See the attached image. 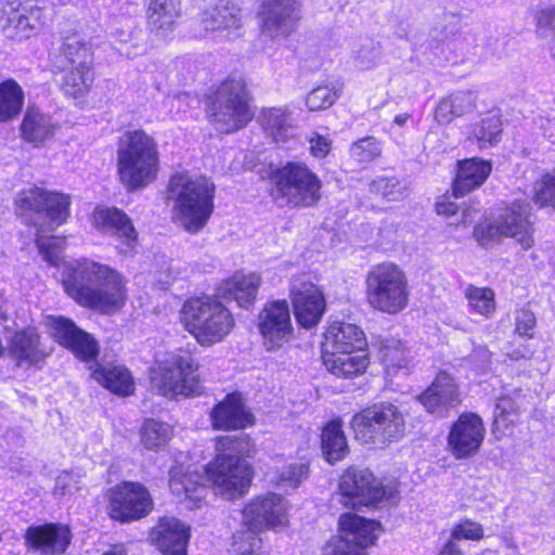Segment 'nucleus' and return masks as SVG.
<instances>
[{
  "mask_svg": "<svg viewBox=\"0 0 555 555\" xmlns=\"http://www.w3.org/2000/svg\"><path fill=\"white\" fill-rule=\"evenodd\" d=\"M65 292L78 305L103 314L120 311L127 302V279L107 264L80 260L63 278Z\"/></svg>",
  "mask_w": 555,
  "mask_h": 555,
  "instance_id": "obj_1",
  "label": "nucleus"
},
{
  "mask_svg": "<svg viewBox=\"0 0 555 555\" xmlns=\"http://www.w3.org/2000/svg\"><path fill=\"white\" fill-rule=\"evenodd\" d=\"M167 192L172 220L189 233L199 232L214 211L215 184L210 179L178 172L170 178Z\"/></svg>",
  "mask_w": 555,
  "mask_h": 555,
  "instance_id": "obj_2",
  "label": "nucleus"
},
{
  "mask_svg": "<svg viewBox=\"0 0 555 555\" xmlns=\"http://www.w3.org/2000/svg\"><path fill=\"white\" fill-rule=\"evenodd\" d=\"M117 175L129 191L152 183L159 170V152L155 139L143 130L122 133L116 152Z\"/></svg>",
  "mask_w": 555,
  "mask_h": 555,
  "instance_id": "obj_3",
  "label": "nucleus"
},
{
  "mask_svg": "<svg viewBox=\"0 0 555 555\" xmlns=\"http://www.w3.org/2000/svg\"><path fill=\"white\" fill-rule=\"evenodd\" d=\"M248 439L224 436L217 440V455L206 468V478L215 493L228 500L244 494L249 486L250 467L242 457L248 452Z\"/></svg>",
  "mask_w": 555,
  "mask_h": 555,
  "instance_id": "obj_4",
  "label": "nucleus"
},
{
  "mask_svg": "<svg viewBox=\"0 0 555 555\" xmlns=\"http://www.w3.org/2000/svg\"><path fill=\"white\" fill-rule=\"evenodd\" d=\"M181 320L185 330L205 347L222 341L235 326L232 312L214 297L188 300L182 307Z\"/></svg>",
  "mask_w": 555,
  "mask_h": 555,
  "instance_id": "obj_5",
  "label": "nucleus"
},
{
  "mask_svg": "<svg viewBox=\"0 0 555 555\" xmlns=\"http://www.w3.org/2000/svg\"><path fill=\"white\" fill-rule=\"evenodd\" d=\"M199 365L188 353H169L157 361L150 372L153 389L168 399L192 397L202 392Z\"/></svg>",
  "mask_w": 555,
  "mask_h": 555,
  "instance_id": "obj_6",
  "label": "nucleus"
},
{
  "mask_svg": "<svg viewBox=\"0 0 555 555\" xmlns=\"http://www.w3.org/2000/svg\"><path fill=\"white\" fill-rule=\"evenodd\" d=\"M322 181L305 163L288 162L273 175L272 197L284 207H311L321 198Z\"/></svg>",
  "mask_w": 555,
  "mask_h": 555,
  "instance_id": "obj_7",
  "label": "nucleus"
},
{
  "mask_svg": "<svg viewBox=\"0 0 555 555\" xmlns=\"http://www.w3.org/2000/svg\"><path fill=\"white\" fill-rule=\"evenodd\" d=\"M350 426L361 443L384 447L403 437L405 418L397 405L380 402L353 415Z\"/></svg>",
  "mask_w": 555,
  "mask_h": 555,
  "instance_id": "obj_8",
  "label": "nucleus"
},
{
  "mask_svg": "<svg viewBox=\"0 0 555 555\" xmlns=\"http://www.w3.org/2000/svg\"><path fill=\"white\" fill-rule=\"evenodd\" d=\"M369 305L383 313L403 311L410 299L409 282L404 271L392 262L373 267L366 275Z\"/></svg>",
  "mask_w": 555,
  "mask_h": 555,
  "instance_id": "obj_9",
  "label": "nucleus"
},
{
  "mask_svg": "<svg viewBox=\"0 0 555 555\" xmlns=\"http://www.w3.org/2000/svg\"><path fill=\"white\" fill-rule=\"evenodd\" d=\"M207 117L223 133L237 131L251 120L246 86L241 78L230 77L220 83L207 108Z\"/></svg>",
  "mask_w": 555,
  "mask_h": 555,
  "instance_id": "obj_10",
  "label": "nucleus"
},
{
  "mask_svg": "<svg viewBox=\"0 0 555 555\" xmlns=\"http://www.w3.org/2000/svg\"><path fill=\"white\" fill-rule=\"evenodd\" d=\"M474 236L486 247L503 237H511L524 250L530 249L534 238L529 205L524 202L513 203L498 218L478 223L474 229Z\"/></svg>",
  "mask_w": 555,
  "mask_h": 555,
  "instance_id": "obj_11",
  "label": "nucleus"
},
{
  "mask_svg": "<svg viewBox=\"0 0 555 555\" xmlns=\"http://www.w3.org/2000/svg\"><path fill=\"white\" fill-rule=\"evenodd\" d=\"M395 486H384L369 469L350 467L340 477V503L349 507L377 506L396 499Z\"/></svg>",
  "mask_w": 555,
  "mask_h": 555,
  "instance_id": "obj_12",
  "label": "nucleus"
},
{
  "mask_svg": "<svg viewBox=\"0 0 555 555\" xmlns=\"http://www.w3.org/2000/svg\"><path fill=\"white\" fill-rule=\"evenodd\" d=\"M70 196L56 191H48L37 185L22 190L15 199L20 214L35 212L47 221L53 230L66 222L70 214Z\"/></svg>",
  "mask_w": 555,
  "mask_h": 555,
  "instance_id": "obj_13",
  "label": "nucleus"
},
{
  "mask_svg": "<svg viewBox=\"0 0 555 555\" xmlns=\"http://www.w3.org/2000/svg\"><path fill=\"white\" fill-rule=\"evenodd\" d=\"M300 18L297 0H262L257 11L260 35L271 41L288 38L297 30Z\"/></svg>",
  "mask_w": 555,
  "mask_h": 555,
  "instance_id": "obj_14",
  "label": "nucleus"
},
{
  "mask_svg": "<svg viewBox=\"0 0 555 555\" xmlns=\"http://www.w3.org/2000/svg\"><path fill=\"white\" fill-rule=\"evenodd\" d=\"M50 16L47 8L5 0L0 8V28L7 36L22 40L42 29Z\"/></svg>",
  "mask_w": 555,
  "mask_h": 555,
  "instance_id": "obj_15",
  "label": "nucleus"
},
{
  "mask_svg": "<svg viewBox=\"0 0 555 555\" xmlns=\"http://www.w3.org/2000/svg\"><path fill=\"white\" fill-rule=\"evenodd\" d=\"M153 507L152 498L145 487L125 481L108 491V514L121 522L145 517Z\"/></svg>",
  "mask_w": 555,
  "mask_h": 555,
  "instance_id": "obj_16",
  "label": "nucleus"
},
{
  "mask_svg": "<svg viewBox=\"0 0 555 555\" xmlns=\"http://www.w3.org/2000/svg\"><path fill=\"white\" fill-rule=\"evenodd\" d=\"M287 522V502L276 493L257 498L242 512V525L253 531L283 528Z\"/></svg>",
  "mask_w": 555,
  "mask_h": 555,
  "instance_id": "obj_17",
  "label": "nucleus"
},
{
  "mask_svg": "<svg viewBox=\"0 0 555 555\" xmlns=\"http://www.w3.org/2000/svg\"><path fill=\"white\" fill-rule=\"evenodd\" d=\"M46 326L50 335L85 362L94 361L99 356L98 341L87 332L64 317H48Z\"/></svg>",
  "mask_w": 555,
  "mask_h": 555,
  "instance_id": "obj_18",
  "label": "nucleus"
},
{
  "mask_svg": "<svg viewBox=\"0 0 555 555\" xmlns=\"http://www.w3.org/2000/svg\"><path fill=\"white\" fill-rule=\"evenodd\" d=\"M258 328L268 351L280 349L293 334L289 307L286 300L268 302L258 318Z\"/></svg>",
  "mask_w": 555,
  "mask_h": 555,
  "instance_id": "obj_19",
  "label": "nucleus"
},
{
  "mask_svg": "<svg viewBox=\"0 0 555 555\" xmlns=\"http://www.w3.org/2000/svg\"><path fill=\"white\" fill-rule=\"evenodd\" d=\"M485 426L479 415L463 413L451 426L448 449L457 460L474 456L483 441Z\"/></svg>",
  "mask_w": 555,
  "mask_h": 555,
  "instance_id": "obj_20",
  "label": "nucleus"
},
{
  "mask_svg": "<svg viewBox=\"0 0 555 555\" xmlns=\"http://www.w3.org/2000/svg\"><path fill=\"white\" fill-rule=\"evenodd\" d=\"M190 527L176 517H160L150 531V541L163 555H188Z\"/></svg>",
  "mask_w": 555,
  "mask_h": 555,
  "instance_id": "obj_21",
  "label": "nucleus"
},
{
  "mask_svg": "<svg viewBox=\"0 0 555 555\" xmlns=\"http://www.w3.org/2000/svg\"><path fill=\"white\" fill-rule=\"evenodd\" d=\"M291 293L297 322L306 328L315 326L325 310L321 291L311 282L296 280Z\"/></svg>",
  "mask_w": 555,
  "mask_h": 555,
  "instance_id": "obj_22",
  "label": "nucleus"
},
{
  "mask_svg": "<svg viewBox=\"0 0 555 555\" xmlns=\"http://www.w3.org/2000/svg\"><path fill=\"white\" fill-rule=\"evenodd\" d=\"M210 418L215 428L223 430L243 429L255 422L254 415L238 392L228 395L216 404L210 412Z\"/></svg>",
  "mask_w": 555,
  "mask_h": 555,
  "instance_id": "obj_23",
  "label": "nucleus"
},
{
  "mask_svg": "<svg viewBox=\"0 0 555 555\" xmlns=\"http://www.w3.org/2000/svg\"><path fill=\"white\" fill-rule=\"evenodd\" d=\"M363 331L352 323L333 322L324 333L322 356L341 354L347 351L365 349Z\"/></svg>",
  "mask_w": 555,
  "mask_h": 555,
  "instance_id": "obj_24",
  "label": "nucleus"
},
{
  "mask_svg": "<svg viewBox=\"0 0 555 555\" xmlns=\"http://www.w3.org/2000/svg\"><path fill=\"white\" fill-rule=\"evenodd\" d=\"M202 480L203 476L197 472H189L183 466H177L170 470L169 489L186 508L195 509L199 507L207 492Z\"/></svg>",
  "mask_w": 555,
  "mask_h": 555,
  "instance_id": "obj_25",
  "label": "nucleus"
},
{
  "mask_svg": "<svg viewBox=\"0 0 555 555\" xmlns=\"http://www.w3.org/2000/svg\"><path fill=\"white\" fill-rule=\"evenodd\" d=\"M339 530L345 541L354 548L363 551L376 542L383 532V527L377 520L345 513L339 517Z\"/></svg>",
  "mask_w": 555,
  "mask_h": 555,
  "instance_id": "obj_26",
  "label": "nucleus"
},
{
  "mask_svg": "<svg viewBox=\"0 0 555 555\" xmlns=\"http://www.w3.org/2000/svg\"><path fill=\"white\" fill-rule=\"evenodd\" d=\"M26 539L40 555H61L69 545L72 534L68 527L51 524L29 528Z\"/></svg>",
  "mask_w": 555,
  "mask_h": 555,
  "instance_id": "obj_27",
  "label": "nucleus"
},
{
  "mask_svg": "<svg viewBox=\"0 0 555 555\" xmlns=\"http://www.w3.org/2000/svg\"><path fill=\"white\" fill-rule=\"evenodd\" d=\"M260 283V275L255 272H236L221 283L218 296L228 301H235L241 308L248 309L256 300Z\"/></svg>",
  "mask_w": 555,
  "mask_h": 555,
  "instance_id": "obj_28",
  "label": "nucleus"
},
{
  "mask_svg": "<svg viewBox=\"0 0 555 555\" xmlns=\"http://www.w3.org/2000/svg\"><path fill=\"white\" fill-rule=\"evenodd\" d=\"M93 224L104 231L118 236L125 245L132 249L138 234L130 218L115 207H98L93 211Z\"/></svg>",
  "mask_w": 555,
  "mask_h": 555,
  "instance_id": "obj_29",
  "label": "nucleus"
},
{
  "mask_svg": "<svg viewBox=\"0 0 555 555\" xmlns=\"http://www.w3.org/2000/svg\"><path fill=\"white\" fill-rule=\"evenodd\" d=\"M428 412H437L460 402V389L456 380L449 373L441 371L431 385L418 397Z\"/></svg>",
  "mask_w": 555,
  "mask_h": 555,
  "instance_id": "obj_30",
  "label": "nucleus"
},
{
  "mask_svg": "<svg viewBox=\"0 0 555 555\" xmlns=\"http://www.w3.org/2000/svg\"><path fill=\"white\" fill-rule=\"evenodd\" d=\"M492 170L491 163L469 158L459 163V169L453 182V195L463 197L469 192L481 186Z\"/></svg>",
  "mask_w": 555,
  "mask_h": 555,
  "instance_id": "obj_31",
  "label": "nucleus"
},
{
  "mask_svg": "<svg viewBox=\"0 0 555 555\" xmlns=\"http://www.w3.org/2000/svg\"><path fill=\"white\" fill-rule=\"evenodd\" d=\"M180 0H150L147 25L155 35L165 37L171 34L181 17Z\"/></svg>",
  "mask_w": 555,
  "mask_h": 555,
  "instance_id": "obj_32",
  "label": "nucleus"
},
{
  "mask_svg": "<svg viewBox=\"0 0 555 555\" xmlns=\"http://www.w3.org/2000/svg\"><path fill=\"white\" fill-rule=\"evenodd\" d=\"M524 401L521 389L515 388L509 393L498 398L493 412V430L501 436L512 433L519 417V410Z\"/></svg>",
  "mask_w": 555,
  "mask_h": 555,
  "instance_id": "obj_33",
  "label": "nucleus"
},
{
  "mask_svg": "<svg viewBox=\"0 0 555 555\" xmlns=\"http://www.w3.org/2000/svg\"><path fill=\"white\" fill-rule=\"evenodd\" d=\"M324 365L334 375L344 378H352L362 375L370 359L366 349L347 351L341 354L322 356Z\"/></svg>",
  "mask_w": 555,
  "mask_h": 555,
  "instance_id": "obj_34",
  "label": "nucleus"
},
{
  "mask_svg": "<svg viewBox=\"0 0 555 555\" xmlns=\"http://www.w3.org/2000/svg\"><path fill=\"white\" fill-rule=\"evenodd\" d=\"M9 353L20 366L35 364L46 356L39 347V335L35 328L15 333L9 341Z\"/></svg>",
  "mask_w": 555,
  "mask_h": 555,
  "instance_id": "obj_35",
  "label": "nucleus"
},
{
  "mask_svg": "<svg viewBox=\"0 0 555 555\" xmlns=\"http://www.w3.org/2000/svg\"><path fill=\"white\" fill-rule=\"evenodd\" d=\"M476 107V94L469 90H460L441 99L435 108V119L442 125L472 113Z\"/></svg>",
  "mask_w": 555,
  "mask_h": 555,
  "instance_id": "obj_36",
  "label": "nucleus"
},
{
  "mask_svg": "<svg viewBox=\"0 0 555 555\" xmlns=\"http://www.w3.org/2000/svg\"><path fill=\"white\" fill-rule=\"evenodd\" d=\"M309 476V465L302 460L276 461L268 473L271 483L288 491L297 489Z\"/></svg>",
  "mask_w": 555,
  "mask_h": 555,
  "instance_id": "obj_37",
  "label": "nucleus"
},
{
  "mask_svg": "<svg viewBox=\"0 0 555 555\" xmlns=\"http://www.w3.org/2000/svg\"><path fill=\"white\" fill-rule=\"evenodd\" d=\"M201 22L207 31H227L231 35L242 26V12L235 5L216 7L204 12Z\"/></svg>",
  "mask_w": 555,
  "mask_h": 555,
  "instance_id": "obj_38",
  "label": "nucleus"
},
{
  "mask_svg": "<svg viewBox=\"0 0 555 555\" xmlns=\"http://www.w3.org/2000/svg\"><path fill=\"white\" fill-rule=\"evenodd\" d=\"M321 449L325 460L331 464L341 461L347 455L349 448L341 420H333L324 426L321 435Z\"/></svg>",
  "mask_w": 555,
  "mask_h": 555,
  "instance_id": "obj_39",
  "label": "nucleus"
},
{
  "mask_svg": "<svg viewBox=\"0 0 555 555\" xmlns=\"http://www.w3.org/2000/svg\"><path fill=\"white\" fill-rule=\"evenodd\" d=\"M92 377L103 387L120 396H128L134 389L130 372L120 365H98L92 372Z\"/></svg>",
  "mask_w": 555,
  "mask_h": 555,
  "instance_id": "obj_40",
  "label": "nucleus"
},
{
  "mask_svg": "<svg viewBox=\"0 0 555 555\" xmlns=\"http://www.w3.org/2000/svg\"><path fill=\"white\" fill-rule=\"evenodd\" d=\"M378 359L387 375H396L410 365L409 351L404 344L396 338H387L379 345Z\"/></svg>",
  "mask_w": 555,
  "mask_h": 555,
  "instance_id": "obj_41",
  "label": "nucleus"
},
{
  "mask_svg": "<svg viewBox=\"0 0 555 555\" xmlns=\"http://www.w3.org/2000/svg\"><path fill=\"white\" fill-rule=\"evenodd\" d=\"M54 132V125L48 115L29 108L22 124V133L25 140L38 144L49 139Z\"/></svg>",
  "mask_w": 555,
  "mask_h": 555,
  "instance_id": "obj_42",
  "label": "nucleus"
},
{
  "mask_svg": "<svg viewBox=\"0 0 555 555\" xmlns=\"http://www.w3.org/2000/svg\"><path fill=\"white\" fill-rule=\"evenodd\" d=\"M24 92L13 79L0 83V121H9L16 117L23 107Z\"/></svg>",
  "mask_w": 555,
  "mask_h": 555,
  "instance_id": "obj_43",
  "label": "nucleus"
},
{
  "mask_svg": "<svg viewBox=\"0 0 555 555\" xmlns=\"http://www.w3.org/2000/svg\"><path fill=\"white\" fill-rule=\"evenodd\" d=\"M91 49L76 37L67 38L61 54L62 68H92Z\"/></svg>",
  "mask_w": 555,
  "mask_h": 555,
  "instance_id": "obj_44",
  "label": "nucleus"
},
{
  "mask_svg": "<svg viewBox=\"0 0 555 555\" xmlns=\"http://www.w3.org/2000/svg\"><path fill=\"white\" fill-rule=\"evenodd\" d=\"M171 436V426L156 420H146L140 430L142 446L151 451H159L165 448Z\"/></svg>",
  "mask_w": 555,
  "mask_h": 555,
  "instance_id": "obj_45",
  "label": "nucleus"
},
{
  "mask_svg": "<svg viewBox=\"0 0 555 555\" xmlns=\"http://www.w3.org/2000/svg\"><path fill=\"white\" fill-rule=\"evenodd\" d=\"M464 297L472 312L491 318L496 309L495 294L490 287H478L469 284L464 289Z\"/></svg>",
  "mask_w": 555,
  "mask_h": 555,
  "instance_id": "obj_46",
  "label": "nucleus"
},
{
  "mask_svg": "<svg viewBox=\"0 0 555 555\" xmlns=\"http://www.w3.org/2000/svg\"><path fill=\"white\" fill-rule=\"evenodd\" d=\"M62 69L65 70L62 89L66 95L77 99L83 96L90 90L93 82L92 68Z\"/></svg>",
  "mask_w": 555,
  "mask_h": 555,
  "instance_id": "obj_47",
  "label": "nucleus"
},
{
  "mask_svg": "<svg viewBox=\"0 0 555 555\" xmlns=\"http://www.w3.org/2000/svg\"><path fill=\"white\" fill-rule=\"evenodd\" d=\"M264 130L273 137L276 142H283L287 138V130L291 128L288 112L286 108H268L260 117Z\"/></svg>",
  "mask_w": 555,
  "mask_h": 555,
  "instance_id": "obj_48",
  "label": "nucleus"
},
{
  "mask_svg": "<svg viewBox=\"0 0 555 555\" xmlns=\"http://www.w3.org/2000/svg\"><path fill=\"white\" fill-rule=\"evenodd\" d=\"M502 132L501 119L495 116H488L475 126L473 135L480 149H487L499 142Z\"/></svg>",
  "mask_w": 555,
  "mask_h": 555,
  "instance_id": "obj_49",
  "label": "nucleus"
},
{
  "mask_svg": "<svg viewBox=\"0 0 555 555\" xmlns=\"http://www.w3.org/2000/svg\"><path fill=\"white\" fill-rule=\"evenodd\" d=\"M371 192L380 195L388 202H398L405 196V188L395 178L379 177L372 181Z\"/></svg>",
  "mask_w": 555,
  "mask_h": 555,
  "instance_id": "obj_50",
  "label": "nucleus"
},
{
  "mask_svg": "<svg viewBox=\"0 0 555 555\" xmlns=\"http://www.w3.org/2000/svg\"><path fill=\"white\" fill-rule=\"evenodd\" d=\"M532 199L542 207L555 208V169L534 182Z\"/></svg>",
  "mask_w": 555,
  "mask_h": 555,
  "instance_id": "obj_51",
  "label": "nucleus"
},
{
  "mask_svg": "<svg viewBox=\"0 0 555 555\" xmlns=\"http://www.w3.org/2000/svg\"><path fill=\"white\" fill-rule=\"evenodd\" d=\"M256 532L248 529L234 534L233 552L235 555H267L260 552L262 543Z\"/></svg>",
  "mask_w": 555,
  "mask_h": 555,
  "instance_id": "obj_52",
  "label": "nucleus"
},
{
  "mask_svg": "<svg viewBox=\"0 0 555 555\" xmlns=\"http://www.w3.org/2000/svg\"><path fill=\"white\" fill-rule=\"evenodd\" d=\"M379 141L374 137H365L350 146V156L359 163H369L380 155Z\"/></svg>",
  "mask_w": 555,
  "mask_h": 555,
  "instance_id": "obj_53",
  "label": "nucleus"
},
{
  "mask_svg": "<svg viewBox=\"0 0 555 555\" xmlns=\"http://www.w3.org/2000/svg\"><path fill=\"white\" fill-rule=\"evenodd\" d=\"M36 244L43 259L51 266H57L65 245V238L61 236L38 235Z\"/></svg>",
  "mask_w": 555,
  "mask_h": 555,
  "instance_id": "obj_54",
  "label": "nucleus"
},
{
  "mask_svg": "<svg viewBox=\"0 0 555 555\" xmlns=\"http://www.w3.org/2000/svg\"><path fill=\"white\" fill-rule=\"evenodd\" d=\"M337 95L328 86L314 88L307 95L306 104L310 111L326 109L334 104Z\"/></svg>",
  "mask_w": 555,
  "mask_h": 555,
  "instance_id": "obj_55",
  "label": "nucleus"
},
{
  "mask_svg": "<svg viewBox=\"0 0 555 555\" xmlns=\"http://www.w3.org/2000/svg\"><path fill=\"white\" fill-rule=\"evenodd\" d=\"M451 534L457 541L463 539L479 541L483 538V528L476 521L464 519L452 528Z\"/></svg>",
  "mask_w": 555,
  "mask_h": 555,
  "instance_id": "obj_56",
  "label": "nucleus"
},
{
  "mask_svg": "<svg viewBox=\"0 0 555 555\" xmlns=\"http://www.w3.org/2000/svg\"><path fill=\"white\" fill-rule=\"evenodd\" d=\"M538 33L555 42V8H544L535 14Z\"/></svg>",
  "mask_w": 555,
  "mask_h": 555,
  "instance_id": "obj_57",
  "label": "nucleus"
},
{
  "mask_svg": "<svg viewBox=\"0 0 555 555\" xmlns=\"http://www.w3.org/2000/svg\"><path fill=\"white\" fill-rule=\"evenodd\" d=\"M78 490H80L79 474L64 470L57 475L54 487V493L56 495L74 494Z\"/></svg>",
  "mask_w": 555,
  "mask_h": 555,
  "instance_id": "obj_58",
  "label": "nucleus"
},
{
  "mask_svg": "<svg viewBox=\"0 0 555 555\" xmlns=\"http://www.w3.org/2000/svg\"><path fill=\"white\" fill-rule=\"evenodd\" d=\"M323 555H367L364 551L354 548L340 535L339 539H332L322 548Z\"/></svg>",
  "mask_w": 555,
  "mask_h": 555,
  "instance_id": "obj_59",
  "label": "nucleus"
},
{
  "mask_svg": "<svg viewBox=\"0 0 555 555\" xmlns=\"http://www.w3.org/2000/svg\"><path fill=\"white\" fill-rule=\"evenodd\" d=\"M379 50L374 44L363 46L356 54V64L361 69H370L376 65Z\"/></svg>",
  "mask_w": 555,
  "mask_h": 555,
  "instance_id": "obj_60",
  "label": "nucleus"
},
{
  "mask_svg": "<svg viewBox=\"0 0 555 555\" xmlns=\"http://www.w3.org/2000/svg\"><path fill=\"white\" fill-rule=\"evenodd\" d=\"M535 326V315L529 310H519L516 312V333L522 337H532V331Z\"/></svg>",
  "mask_w": 555,
  "mask_h": 555,
  "instance_id": "obj_61",
  "label": "nucleus"
},
{
  "mask_svg": "<svg viewBox=\"0 0 555 555\" xmlns=\"http://www.w3.org/2000/svg\"><path fill=\"white\" fill-rule=\"evenodd\" d=\"M310 153L317 158H324L332 149V140L318 132H313L309 138Z\"/></svg>",
  "mask_w": 555,
  "mask_h": 555,
  "instance_id": "obj_62",
  "label": "nucleus"
},
{
  "mask_svg": "<svg viewBox=\"0 0 555 555\" xmlns=\"http://www.w3.org/2000/svg\"><path fill=\"white\" fill-rule=\"evenodd\" d=\"M456 204L449 202L447 198H441L436 204L438 215L452 216L456 212Z\"/></svg>",
  "mask_w": 555,
  "mask_h": 555,
  "instance_id": "obj_63",
  "label": "nucleus"
},
{
  "mask_svg": "<svg viewBox=\"0 0 555 555\" xmlns=\"http://www.w3.org/2000/svg\"><path fill=\"white\" fill-rule=\"evenodd\" d=\"M460 554H462V550L460 547L459 541L456 539H453L451 535L450 540L440 550L438 555H460Z\"/></svg>",
  "mask_w": 555,
  "mask_h": 555,
  "instance_id": "obj_64",
  "label": "nucleus"
}]
</instances>
